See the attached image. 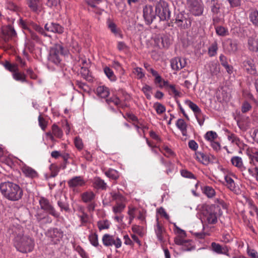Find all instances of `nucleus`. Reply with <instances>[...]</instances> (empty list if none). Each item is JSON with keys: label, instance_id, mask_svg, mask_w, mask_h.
<instances>
[{"label": "nucleus", "instance_id": "27", "mask_svg": "<svg viewBox=\"0 0 258 258\" xmlns=\"http://www.w3.org/2000/svg\"><path fill=\"white\" fill-rule=\"evenodd\" d=\"M232 164L241 170H243L245 168L243 166L242 159L240 157L235 156L231 158Z\"/></svg>", "mask_w": 258, "mask_h": 258}, {"label": "nucleus", "instance_id": "13", "mask_svg": "<svg viewBox=\"0 0 258 258\" xmlns=\"http://www.w3.org/2000/svg\"><path fill=\"white\" fill-rule=\"evenodd\" d=\"M2 32L4 35L5 41L15 37L17 33L14 28L11 25H7L2 28Z\"/></svg>", "mask_w": 258, "mask_h": 258}, {"label": "nucleus", "instance_id": "49", "mask_svg": "<svg viewBox=\"0 0 258 258\" xmlns=\"http://www.w3.org/2000/svg\"><path fill=\"white\" fill-rule=\"evenodd\" d=\"M218 46L217 43L215 42L209 48V53L210 56H214L217 50Z\"/></svg>", "mask_w": 258, "mask_h": 258}, {"label": "nucleus", "instance_id": "43", "mask_svg": "<svg viewBox=\"0 0 258 258\" xmlns=\"http://www.w3.org/2000/svg\"><path fill=\"white\" fill-rule=\"evenodd\" d=\"M205 137L206 140L212 142L217 137V135L215 132L209 131L206 134Z\"/></svg>", "mask_w": 258, "mask_h": 258}, {"label": "nucleus", "instance_id": "7", "mask_svg": "<svg viewBox=\"0 0 258 258\" xmlns=\"http://www.w3.org/2000/svg\"><path fill=\"white\" fill-rule=\"evenodd\" d=\"M191 21L188 15L180 13L176 16L175 23L180 29H185L190 27Z\"/></svg>", "mask_w": 258, "mask_h": 258}, {"label": "nucleus", "instance_id": "31", "mask_svg": "<svg viewBox=\"0 0 258 258\" xmlns=\"http://www.w3.org/2000/svg\"><path fill=\"white\" fill-rule=\"evenodd\" d=\"M185 103L188 105L189 107L193 111L195 115L197 113H200L201 111H202L199 106L190 100H186L185 101Z\"/></svg>", "mask_w": 258, "mask_h": 258}, {"label": "nucleus", "instance_id": "25", "mask_svg": "<svg viewBox=\"0 0 258 258\" xmlns=\"http://www.w3.org/2000/svg\"><path fill=\"white\" fill-rule=\"evenodd\" d=\"M96 93L98 96L104 98L109 95L108 88L104 86L98 87L96 89Z\"/></svg>", "mask_w": 258, "mask_h": 258}, {"label": "nucleus", "instance_id": "20", "mask_svg": "<svg viewBox=\"0 0 258 258\" xmlns=\"http://www.w3.org/2000/svg\"><path fill=\"white\" fill-rule=\"evenodd\" d=\"M249 19L254 27H258V11L257 10L251 9L250 10Z\"/></svg>", "mask_w": 258, "mask_h": 258}, {"label": "nucleus", "instance_id": "58", "mask_svg": "<svg viewBox=\"0 0 258 258\" xmlns=\"http://www.w3.org/2000/svg\"><path fill=\"white\" fill-rule=\"evenodd\" d=\"M40 205L42 209L47 210L48 209V204L44 199H41L39 201Z\"/></svg>", "mask_w": 258, "mask_h": 258}, {"label": "nucleus", "instance_id": "24", "mask_svg": "<svg viewBox=\"0 0 258 258\" xmlns=\"http://www.w3.org/2000/svg\"><path fill=\"white\" fill-rule=\"evenodd\" d=\"M176 125L181 132L183 136H185L187 134V124L183 119H178L176 123Z\"/></svg>", "mask_w": 258, "mask_h": 258}, {"label": "nucleus", "instance_id": "29", "mask_svg": "<svg viewBox=\"0 0 258 258\" xmlns=\"http://www.w3.org/2000/svg\"><path fill=\"white\" fill-rule=\"evenodd\" d=\"M228 46L227 50L230 53H234L237 50V44L236 41H233L231 39L227 40Z\"/></svg>", "mask_w": 258, "mask_h": 258}, {"label": "nucleus", "instance_id": "35", "mask_svg": "<svg viewBox=\"0 0 258 258\" xmlns=\"http://www.w3.org/2000/svg\"><path fill=\"white\" fill-rule=\"evenodd\" d=\"M105 175L110 178L116 180L119 177L118 173L115 170L110 169L105 172Z\"/></svg>", "mask_w": 258, "mask_h": 258}, {"label": "nucleus", "instance_id": "37", "mask_svg": "<svg viewBox=\"0 0 258 258\" xmlns=\"http://www.w3.org/2000/svg\"><path fill=\"white\" fill-rule=\"evenodd\" d=\"M20 24L22 27V28L25 30H27L29 31L31 35V37L33 39L36 40L37 39V36L35 35V34L33 32H32L30 30L29 28L28 27V25L26 22L23 21L22 19L20 20Z\"/></svg>", "mask_w": 258, "mask_h": 258}, {"label": "nucleus", "instance_id": "47", "mask_svg": "<svg viewBox=\"0 0 258 258\" xmlns=\"http://www.w3.org/2000/svg\"><path fill=\"white\" fill-rule=\"evenodd\" d=\"M106 101L107 103H110L111 102L113 103L116 106H119L121 103V101L119 99L118 97L116 96L112 97L109 99H107Z\"/></svg>", "mask_w": 258, "mask_h": 258}, {"label": "nucleus", "instance_id": "30", "mask_svg": "<svg viewBox=\"0 0 258 258\" xmlns=\"http://www.w3.org/2000/svg\"><path fill=\"white\" fill-rule=\"evenodd\" d=\"M211 10L214 15H217L220 13V4L215 0L210 1Z\"/></svg>", "mask_w": 258, "mask_h": 258}, {"label": "nucleus", "instance_id": "16", "mask_svg": "<svg viewBox=\"0 0 258 258\" xmlns=\"http://www.w3.org/2000/svg\"><path fill=\"white\" fill-rule=\"evenodd\" d=\"M68 185L70 188H75L84 186L86 182L81 176H75L68 181Z\"/></svg>", "mask_w": 258, "mask_h": 258}, {"label": "nucleus", "instance_id": "23", "mask_svg": "<svg viewBox=\"0 0 258 258\" xmlns=\"http://www.w3.org/2000/svg\"><path fill=\"white\" fill-rule=\"evenodd\" d=\"M95 195L91 191H88L83 193L81 195V198L84 203H89L92 202L95 199Z\"/></svg>", "mask_w": 258, "mask_h": 258}, {"label": "nucleus", "instance_id": "44", "mask_svg": "<svg viewBox=\"0 0 258 258\" xmlns=\"http://www.w3.org/2000/svg\"><path fill=\"white\" fill-rule=\"evenodd\" d=\"M97 225L100 230L107 229L109 227V223L107 220L99 221Z\"/></svg>", "mask_w": 258, "mask_h": 258}, {"label": "nucleus", "instance_id": "15", "mask_svg": "<svg viewBox=\"0 0 258 258\" xmlns=\"http://www.w3.org/2000/svg\"><path fill=\"white\" fill-rule=\"evenodd\" d=\"M242 66L247 73L250 74L256 73V66L254 63L253 60L252 59L247 58L243 61Z\"/></svg>", "mask_w": 258, "mask_h": 258}, {"label": "nucleus", "instance_id": "11", "mask_svg": "<svg viewBox=\"0 0 258 258\" xmlns=\"http://www.w3.org/2000/svg\"><path fill=\"white\" fill-rule=\"evenodd\" d=\"M155 43L160 48H167L170 45V38L166 35H159L154 39Z\"/></svg>", "mask_w": 258, "mask_h": 258}, {"label": "nucleus", "instance_id": "18", "mask_svg": "<svg viewBox=\"0 0 258 258\" xmlns=\"http://www.w3.org/2000/svg\"><path fill=\"white\" fill-rule=\"evenodd\" d=\"M211 247L212 250L217 253L228 255V249L226 246L222 247L221 245L218 243L212 242Z\"/></svg>", "mask_w": 258, "mask_h": 258}, {"label": "nucleus", "instance_id": "3", "mask_svg": "<svg viewBox=\"0 0 258 258\" xmlns=\"http://www.w3.org/2000/svg\"><path fill=\"white\" fill-rule=\"evenodd\" d=\"M222 214L221 208L216 205H205L203 207L202 222L208 224H215Z\"/></svg>", "mask_w": 258, "mask_h": 258}, {"label": "nucleus", "instance_id": "36", "mask_svg": "<svg viewBox=\"0 0 258 258\" xmlns=\"http://www.w3.org/2000/svg\"><path fill=\"white\" fill-rule=\"evenodd\" d=\"M225 179L227 183L228 187L231 190H234L235 188V185L233 179L230 176L226 175Z\"/></svg>", "mask_w": 258, "mask_h": 258}, {"label": "nucleus", "instance_id": "59", "mask_svg": "<svg viewBox=\"0 0 258 258\" xmlns=\"http://www.w3.org/2000/svg\"><path fill=\"white\" fill-rule=\"evenodd\" d=\"M144 67L147 70V71L150 72L152 75H156V73L157 72L156 71L154 70L153 68H152L150 65L147 63L145 62L144 63Z\"/></svg>", "mask_w": 258, "mask_h": 258}, {"label": "nucleus", "instance_id": "19", "mask_svg": "<svg viewBox=\"0 0 258 258\" xmlns=\"http://www.w3.org/2000/svg\"><path fill=\"white\" fill-rule=\"evenodd\" d=\"M195 156L196 159L203 164L208 165L210 162V158L203 152H196Z\"/></svg>", "mask_w": 258, "mask_h": 258}, {"label": "nucleus", "instance_id": "33", "mask_svg": "<svg viewBox=\"0 0 258 258\" xmlns=\"http://www.w3.org/2000/svg\"><path fill=\"white\" fill-rule=\"evenodd\" d=\"M89 240L90 243L95 247L99 245L98 235L96 233H91L89 235Z\"/></svg>", "mask_w": 258, "mask_h": 258}, {"label": "nucleus", "instance_id": "14", "mask_svg": "<svg viewBox=\"0 0 258 258\" xmlns=\"http://www.w3.org/2000/svg\"><path fill=\"white\" fill-rule=\"evenodd\" d=\"M170 63L173 70L178 71L185 66L186 62L184 58L176 57L171 60Z\"/></svg>", "mask_w": 258, "mask_h": 258}, {"label": "nucleus", "instance_id": "8", "mask_svg": "<svg viewBox=\"0 0 258 258\" xmlns=\"http://www.w3.org/2000/svg\"><path fill=\"white\" fill-rule=\"evenodd\" d=\"M102 242L106 246L114 245L116 248L121 246L122 242L118 237H115L114 235L108 234H104L102 237Z\"/></svg>", "mask_w": 258, "mask_h": 258}, {"label": "nucleus", "instance_id": "6", "mask_svg": "<svg viewBox=\"0 0 258 258\" xmlns=\"http://www.w3.org/2000/svg\"><path fill=\"white\" fill-rule=\"evenodd\" d=\"M186 7L191 14L195 16H201L204 12L202 0H186Z\"/></svg>", "mask_w": 258, "mask_h": 258}, {"label": "nucleus", "instance_id": "1", "mask_svg": "<svg viewBox=\"0 0 258 258\" xmlns=\"http://www.w3.org/2000/svg\"><path fill=\"white\" fill-rule=\"evenodd\" d=\"M14 236V245L19 251L23 253L30 252L34 247L33 240L28 236L24 235V230L20 226L13 227L10 233Z\"/></svg>", "mask_w": 258, "mask_h": 258}, {"label": "nucleus", "instance_id": "53", "mask_svg": "<svg viewBox=\"0 0 258 258\" xmlns=\"http://www.w3.org/2000/svg\"><path fill=\"white\" fill-rule=\"evenodd\" d=\"M39 0H30L28 3V6L33 11L36 12L37 10L38 5L37 2Z\"/></svg>", "mask_w": 258, "mask_h": 258}, {"label": "nucleus", "instance_id": "52", "mask_svg": "<svg viewBox=\"0 0 258 258\" xmlns=\"http://www.w3.org/2000/svg\"><path fill=\"white\" fill-rule=\"evenodd\" d=\"M197 121L200 126H202L205 121V116L202 113V111L200 113H197L195 115Z\"/></svg>", "mask_w": 258, "mask_h": 258}, {"label": "nucleus", "instance_id": "42", "mask_svg": "<svg viewBox=\"0 0 258 258\" xmlns=\"http://www.w3.org/2000/svg\"><path fill=\"white\" fill-rule=\"evenodd\" d=\"M52 132L53 135L57 138H60L62 134L60 129L55 124L52 125Z\"/></svg>", "mask_w": 258, "mask_h": 258}, {"label": "nucleus", "instance_id": "55", "mask_svg": "<svg viewBox=\"0 0 258 258\" xmlns=\"http://www.w3.org/2000/svg\"><path fill=\"white\" fill-rule=\"evenodd\" d=\"M231 8L238 7L241 5V0H227Z\"/></svg>", "mask_w": 258, "mask_h": 258}, {"label": "nucleus", "instance_id": "9", "mask_svg": "<svg viewBox=\"0 0 258 258\" xmlns=\"http://www.w3.org/2000/svg\"><path fill=\"white\" fill-rule=\"evenodd\" d=\"M155 11L150 5H146L143 8V17L147 25L151 24L156 18Z\"/></svg>", "mask_w": 258, "mask_h": 258}, {"label": "nucleus", "instance_id": "32", "mask_svg": "<svg viewBox=\"0 0 258 258\" xmlns=\"http://www.w3.org/2000/svg\"><path fill=\"white\" fill-rule=\"evenodd\" d=\"M14 79L16 81H21L22 82H26V75L24 73L18 72V70L13 74Z\"/></svg>", "mask_w": 258, "mask_h": 258}, {"label": "nucleus", "instance_id": "39", "mask_svg": "<svg viewBox=\"0 0 258 258\" xmlns=\"http://www.w3.org/2000/svg\"><path fill=\"white\" fill-rule=\"evenodd\" d=\"M104 72L106 76L111 81L115 80V76L114 75L113 71L108 67H105Z\"/></svg>", "mask_w": 258, "mask_h": 258}, {"label": "nucleus", "instance_id": "51", "mask_svg": "<svg viewBox=\"0 0 258 258\" xmlns=\"http://www.w3.org/2000/svg\"><path fill=\"white\" fill-rule=\"evenodd\" d=\"M74 143L76 147L79 149L81 150L83 148V144L82 141V139L80 138L79 137H76L75 138Z\"/></svg>", "mask_w": 258, "mask_h": 258}, {"label": "nucleus", "instance_id": "34", "mask_svg": "<svg viewBox=\"0 0 258 258\" xmlns=\"http://www.w3.org/2000/svg\"><path fill=\"white\" fill-rule=\"evenodd\" d=\"M203 192L209 198H211L215 195V190L209 186H206L203 189Z\"/></svg>", "mask_w": 258, "mask_h": 258}, {"label": "nucleus", "instance_id": "21", "mask_svg": "<svg viewBox=\"0 0 258 258\" xmlns=\"http://www.w3.org/2000/svg\"><path fill=\"white\" fill-rule=\"evenodd\" d=\"M248 48L252 52H258V39L249 37L248 39Z\"/></svg>", "mask_w": 258, "mask_h": 258}, {"label": "nucleus", "instance_id": "62", "mask_svg": "<svg viewBox=\"0 0 258 258\" xmlns=\"http://www.w3.org/2000/svg\"><path fill=\"white\" fill-rule=\"evenodd\" d=\"M171 91L172 92V93L174 94V96L175 98L177 97H180L181 96V93L175 89V86L174 85H171V86H169V88Z\"/></svg>", "mask_w": 258, "mask_h": 258}, {"label": "nucleus", "instance_id": "56", "mask_svg": "<svg viewBox=\"0 0 258 258\" xmlns=\"http://www.w3.org/2000/svg\"><path fill=\"white\" fill-rule=\"evenodd\" d=\"M247 253L251 258H258L257 252L253 249H251L248 247L247 248Z\"/></svg>", "mask_w": 258, "mask_h": 258}, {"label": "nucleus", "instance_id": "40", "mask_svg": "<svg viewBox=\"0 0 258 258\" xmlns=\"http://www.w3.org/2000/svg\"><path fill=\"white\" fill-rule=\"evenodd\" d=\"M216 33L222 36H226L228 34V30L223 26H218L216 28Z\"/></svg>", "mask_w": 258, "mask_h": 258}, {"label": "nucleus", "instance_id": "63", "mask_svg": "<svg viewBox=\"0 0 258 258\" xmlns=\"http://www.w3.org/2000/svg\"><path fill=\"white\" fill-rule=\"evenodd\" d=\"M158 212L159 214L163 216L166 220H168L169 219V215L166 213L165 209L163 208L160 207L158 210Z\"/></svg>", "mask_w": 258, "mask_h": 258}, {"label": "nucleus", "instance_id": "46", "mask_svg": "<svg viewBox=\"0 0 258 258\" xmlns=\"http://www.w3.org/2000/svg\"><path fill=\"white\" fill-rule=\"evenodd\" d=\"M5 67L7 70L10 72H13V73L18 70V67L16 64H11L9 62H6Z\"/></svg>", "mask_w": 258, "mask_h": 258}, {"label": "nucleus", "instance_id": "22", "mask_svg": "<svg viewBox=\"0 0 258 258\" xmlns=\"http://www.w3.org/2000/svg\"><path fill=\"white\" fill-rule=\"evenodd\" d=\"M157 221L156 228L155 229V233L158 240L161 242H163L164 241L163 234L164 232V229L163 226L159 224L158 219H157Z\"/></svg>", "mask_w": 258, "mask_h": 258}, {"label": "nucleus", "instance_id": "26", "mask_svg": "<svg viewBox=\"0 0 258 258\" xmlns=\"http://www.w3.org/2000/svg\"><path fill=\"white\" fill-rule=\"evenodd\" d=\"M93 184L96 188L105 189L106 188V183L100 177H97L94 179Z\"/></svg>", "mask_w": 258, "mask_h": 258}, {"label": "nucleus", "instance_id": "60", "mask_svg": "<svg viewBox=\"0 0 258 258\" xmlns=\"http://www.w3.org/2000/svg\"><path fill=\"white\" fill-rule=\"evenodd\" d=\"M188 147L193 151H196L198 148V145L194 140H190L188 142Z\"/></svg>", "mask_w": 258, "mask_h": 258}, {"label": "nucleus", "instance_id": "38", "mask_svg": "<svg viewBox=\"0 0 258 258\" xmlns=\"http://www.w3.org/2000/svg\"><path fill=\"white\" fill-rule=\"evenodd\" d=\"M79 217L80 219L81 224L80 226H85L89 221L88 215L84 212H82V214L79 215Z\"/></svg>", "mask_w": 258, "mask_h": 258}, {"label": "nucleus", "instance_id": "10", "mask_svg": "<svg viewBox=\"0 0 258 258\" xmlns=\"http://www.w3.org/2000/svg\"><path fill=\"white\" fill-rule=\"evenodd\" d=\"M55 198L57 200V205L61 210L66 212L70 211L69 204L67 202V198L64 195L61 191H58L55 195Z\"/></svg>", "mask_w": 258, "mask_h": 258}, {"label": "nucleus", "instance_id": "17", "mask_svg": "<svg viewBox=\"0 0 258 258\" xmlns=\"http://www.w3.org/2000/svg\"><path fill=\"white\" fill-rule=\"evenodd\" d=\"M174 242L175 244L181 245V249L182 251H191L195 248L194 246H190L189 247H186V244H188V242L186 240L182 239L180 237H176L174 238Z\"/></svg>", "mask_w": 258, "mask_h": 258}, {"label": "nucleus", "instance_id": "2", "mask_svg": "<svg viewBox=\"0 0 258 258\" xmlns=\"http://www.w3.org/2000/svg\"><path fill=\"white\" fill-rule=\"evenodd\" d=\"M2 194L7 199L16 201L20 200L23 195V190L17 184L11 182H5L0 184Z\"/></svg>", "mask_w": 258, "mask_h": 258}, {"label": "nucleus", "instance_id": "54", "mask_svg": "<svg viewBox=\"0 0 258 258\" xmlns=\"http://www.w3.org/2000/svg\"><path fill=\"white\" fill-rule=\"evenodd\" d=\"M133 73L136 75L138 77V79H142L144 76L145 75L142 72V69L141 68L137 67L134 69V71H133Z\"/></svg>", "mask_w": 258, "mask_h": 258}, {"label": "nucleus", "instance_id": "45", "mask_svg": "<svg viewBox=\"0 0 258 258\" xmlns=\"http://www.w3.org/2000/svg\"><path fill=\"white\" fill-rule=\"evenodd\" d=\"M155 109L158 114H162L165 111V107L160 103H156L154 104Z\"/></svg>", "mask_w": 258, "mask_h": 258}, {"label": "nucleus", "instance_id": "48", "mask_svg": "<svg viewBox=\"0 0 258 258\" xmlns=\"http://www.w3.org/2000/svg\"><path fill=\"white\" fill-rule=\"evenodd\" d=\"M125 208V205L121 203H117V205L113 207V211L115 213H121Z\"/></svg>", "mask_w": 258, "mask_h": 258}, {"label": "nucleus", "instance_id": "4", "mask_svg": "<svg viewBox=\"0 0 258 258\" xmlns=\"http://www.w3.org/2000/svg\"><path fill=\"white\" fill-rule=\"evenodd\" d=\"M155 13L159 18L160 21H168L170 17L168 3L163 0L158 1L155 6Z\"/></svg>", "mask_w": 258, "mask_h": 258}, {"label": "nucleus", "instance_id": "41", "mask_svg": "<svg viewBox=\"0 0 258 258\" xmlns=\"http://www.w3.org/2000/svg\"><path fill=\"white\" fill-rule=\"evenodd\" d=\"M51 31L55 33H61L63 32V28L58 24L51 23Z\"/></svg>", "mask_w": 258, "mask_h": 258}, {"label": "nucleus", "instance_id": "64", "mask_svg": "<svg viewBox=\"0 0 258 258\" xmlns=\"http://www.w3.org/2000/svg\"><path fill=\"white\" fill-rule=\"evenodd\" d=\"M211 146L212 147L213 149L214 150L218 151L220 150L221 146H220V143L219 142H215L213 141L211 142Z\"/></svg>", "mask_w": 258, "mask_h": 258}, {"label": "nucleus", "instance_id": "61", "mask_svg": "<svg viewBox=\"0 0 258 258\" xmlns=\"http://www.w3.org/2000/svg\"><path fill=\"white\" fill-rule=\"evenodd\" d=\"M108 27L111 30V31L114 33L115 35H117L118 34V30L116 28V25L113 23H109L108 25Z\"/></svg>", "mask_w": 258, "mask_h": 258}, {"label": "nucleus", "instance_id": "12", "mask_svg": "<svg viewBox=\"0 0 258 258\" xmlns=\"http://www.w3.org/2000/svg\"><path fill=\"white\" fill-rule=\"evenodd\" d=\"M62 232L57 228H53L49 231V243L56 244L62 237Z\"/></svg>", "mask_w": 258, "mask_h": 258}, {"label": "nucleus", "instance_id": "57", "mask_svg": "<svg viewBox=\"0 0 258 258\" xmlns=\"http://www.w3.org/2000/svg\"><path fill=\"white\" fill-rule=\"evenodd\" d=\"M181 174L183 177L189 178H194L195 175L190 172L186 170H182L181 171Z\"/></svg>", "mask_w": 258, "mask_h": 258}, {"label": "nucleus", "instance_id": "5", "mask_svg": "<svg viewBox=\"0 0 258 258\" xmlns=\"http://www.w3.org/2000/svg\"><path fill=\"white\" fill-rule=\"evenodd\" d=\"M67 53V51L63 50V47L60 44H54L49 50V61L55 64H58L61 60L60 56L64 55Z\"/></svg>", "mask_w": 258, "mask_h": 258}, {"label": "nucleus", "instance_id": "50", "mask_svg": "<svg viewBox=\"0 0 258 258\" xmlns=\"http://www.w3.org/2000/svg\"><path fill=\"white\" fill-rule=\"evenodd\" d=\"M251 109V105L247 102L244 101L241 106V111L242 113H246Z\"/></svg>", "mask_w": 258, "mask_h": 258}, {"label": "nucleus", "instance_id": "28", "mask_svg": "<svg viewBox=\"0 0 258 258\" xmlns=\"http://www.w3.org/2000/svg\"><path fill=\"white\" fill-rule=\"evenodd\" d=\"M22 171L27 176L34 177L37 175L36 172L32 168L26 165L22 167Z\"/></svg>", "mask_w": 258, "mask_h": 258}]
</instances>
